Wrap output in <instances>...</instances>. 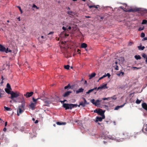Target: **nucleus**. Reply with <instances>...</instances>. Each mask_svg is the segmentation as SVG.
<instances>
[{
  "label": "nucleus",
  "instance_id": "53",
  "mask_svg": "<svg viewBox=\"0 0 147 147\" xmlns=\"http://www.w3.org/2000/svg\"><path fill=\"white\" fill-rule=\"evenodd\" d=\"M146 40H147V37H144L142 39V40L143 41Z\"/></svg>",
  "mask_w": 147,
  "mask_h": 147
},
{
  "label": "nucleus",
  "instance_id": "19",
  "mask_svg": "<svg viewBox=\"0 0 147 147\" xmlns=\"http://www.w3.org/2000/svg\"><path fill=\"white\" fill-rule=\"evenodd\" d=\"M96 88L95 87H94V88H93V89L89 90L87 92H86V94H89L90 93L92 92L94 90H96Z\"/></svg>",
  "mask_w": 147,
  "mask_h": 147
},
{
  "label": "nucleus",
  "instance_id": "59",
  "mask_svg": "<svg viewBox=\"0 0 147 147\" xmlns=\"http://www.w3.org/2000/svg\"><path fill=\"white\" fill-rule=\"evenodd\" d=\"M3 94L2 93H0V98L2 97V95Z\"/></svg>",
  "mask_w": 147,
  "mask_h": 147
},
{
  "label": "nucleus",
  "instance_id": "2",
  "mask_svg": "<svg viewBox=\"0 0 147 147\" xmlns=\"http://www.w3.org/2000/svg\"><path fill=\"white\" fill-rule=\"evenodd\" d=\"M77 104L66 103H63V107L65 108V110L71 109L74 107H77Z\"/></svg>",
  "mask_w": 147,
  "mask_h": 147
},
{
  "label": "nucleus",
  "instance_id": "38",
  "mask_svg": "<svg viewBox=\"0 0 147 147\" xmlns=\"http://www.w3.org/2000/svg\"><path fill=\"white\" fill-rule=\"evenodd\" d=\"M147 23V20H143L142 22V24H146Z\"/></svg>",
  "mask_w": 147,
  "mask_h": 147
},
{
  "label": "nucleus",
  "instance_id": "64",
  "mask_svg": "<svg viewBox=\"0 0 147 147\" xmlns=\"http://www.w3.org/2000/svg\"><path fill=\"white\" fill-rule=\"evenodd\" d=\"M103 78L102 76V77H100L99 79V80H100L101 79H102Z\"/></svg>",
  "mask_w": 147,
  "mask_h": 147
},
{
  "label": "nucleus",
  "instance_id": "46",
  "mask_svg": "<svg viewBox=\"0 0 147 147\" xmlns=\"http://www.w3.org/2000/svg\"><path fill=\"white\" fill-rule=\"evenodd\" d=\"M145 34L144 33L142 32L141 33L140 36L141 37L144 38L145 37Z\"/></svg>",
  "mask_w": 147,
  "mask_h": 147
},
{
  "label": "nucleus",
  "instance_id": "11",
  "mask_svg": "<svg viewBox=\"0 0 147 147\" xmlns=\"http://www.w3.org/2000/svg\"><path fill=\"white\" fill-rule=\"evenodd\" d=\"M33 92H27L26 94H24V96L26 98H28L31 96L33 95Z\"/></svg>",
  "mask_w": 147,
  "mask_h": 147
},
{
  "label": "nucleus",
  "instance_id": "50",
  "mask_svg": "<svg viewBox=\"0 0 147 147\" xmlns=\"http://www.w3.org/2000/svg\"><path fill=\"white\" fill-rule=\"evenodd\" d=\"M17 7L19 9L21 13L22 14V10L20 6H18Z\"/></svg>",
  "mask_w": 147,
  "mask_h": 147
},
{
  "label": "nucleus",
  "instance_id": "7",
  "mask_svg": "<svg viewBox=\"0 0 147 147\" xmlns=\"http://www.w3.org/2000/svg\"><path fill=\"white\" fill-rule=\"evenodd\" d=\"M124 11L126 12H129L137 11L140 10V8H135L134 9H130L128 10L123 9Z\"/></svg>",
  "mask_w": 147,
  "mask_h": 147
},
{
  "label": "nucleus",
  "instance_id": "55",
  "mask_svg": "<svg viewBox=\"0 0 147 147\" xmlns=\"http://www.w3.org/2000/svg\"><path fill=\"white\" fill-rule=\"evenodd\" d=\"M32 7H36L37 9H38V7H37V6L36 5H34V4L33 5Z\"/></svg>",
  "mask_w": 147,
  "mask_h": 147
},
{
  "label": "nucleus",
  "instance_id": "37",
  "mask_svg": "<svg viewBox=\"0 0 147 147\" xmlns=\"http://www.w3.org/2000/svg\"><path fill=\"white\" fill-rule=\"evenodd\" d=\"M71 88V86H70V84H69L67 86L65 87L64 88L65 89H69Z\"/></svg>",
  "mask_w": 147,
  "mask_h": 147
},
{
  "label": "nucleus",
  "instance_id": "18",
  "mask_svg": "<svg viewBox=\"0 0 147 147\" xmlns=\"http://www.w3.org/2000/svg\"><path fill=\"white\" fill-rule=\"evenodd\" d=\"M125 103L123 105L120 106H116L114 109V110H118L119 108L122 107L124 106Z\"/></svg>",
  "mask_w": 147,
  "mask_h": 147
},
{
  "label": "nucleus",
  "instance_id": "9",
  "mask_svg": "<svg viewBox=\"0 0 147 147\" xmlns=\"http://www.w3.org/2000/svg\"><path fill=\"white\" fill-rule=\"evenodd\" d=\"M24 109H23L18 107L17 111V114L18 116H19L20 114L22 113L24 111Z\"/></svg>",
  "mask_w": 147,
  "mask_h": 147
},
{
  "label": "nucleus",
  "instance_id": "13",
  "mask_svg": "<svg viewBox=\"0 0 147 147\" xmlns=\"http://www.w3.org/2000/svg\"><path fill=\"white\" fill-rule=\"evenodd\" d=\"M142 107L147 111V104L145 102H143L142 105Z\"/></svg>",
  "mask_w": 147,
  "mask_h": 147
},
{
  "label": "nucleus",
  "instance_id": "48",
  "mask_svg": "<svg viewBox=\"0 0 147 147\" xmlns=\"http://www.w3.org/2000/svg\"><path fill=\"white\" fill-rule=\"evenodd\" d=\"M110 98H112L114 100H115L116 99H117V97L115 95H114L113 97H112Z\"/></svg>",
  "mask_w": 147,
  "mask_h": 147
},
{
  "label": "nucleus",
  "instance_id": "45",
  "mask_svg": "<svg viewBox=\"0 0 147 147\" xmlns=\"http://www.w3.org/2000/svg\"><path fill=\"white\" fill-rule=\"evenodd\" d=\"M7 88H9L10 89H11L10 85L9 83H7Z\"/></svg>",
  "mask_w": 147,
  "mask_h": 147
},
{
  "label": "nucleus",
  "instance_id": "36",
  "mask_svg": "<svg viewBox=\"0 0 147 147\" xmlns=\"http://www.w3.org/2000/svg\"><path fill=\"white\" fill-rule=\"evenodd\" d=\"M4 52H5L6 53H7L8 52H11V51L10 49H9L8 48H7L6 49H5Z\"/></svg>",
  "mask_w": 147,
  "mask_h": 147
},
{
  "label": "nucleus",
  "instance_id": "6",
  "mask_svg": "<svg viewBox=\"0 0 147 147\" xmlns=\"http://www.w3.org/2000/svg\"><path fill=\"white\" fill-rule=\"evenodd\" d=\"M107 84H104L100 85V86L98 87V88L96 87V91L94 92V93L96 94V93L97 91L99 90H101L102 89H107L108 88L107 86Z\"/></svg>",
  "mask_w": 147,
  "mask_h": 147
},
{
  "label": "nucleus",
  "instance_id": "44",
  "mask_svg": "<svg viewBox=\"0 0 147 147\" xmlns=\"http://www.w3.org/2000/svg\"><path fill=\"white\" fill-rule=\"evenodd\" d=\"M141 101V100H140L138 99H137L136 101V103L137 104H139L140 103Z\"/></svg>",
  "mask_w": 147,
  "mask_h": 147
},
{
  "label": "nucleus",
  "instance_id": "1",
  "mask_svg": "<svg viewBox=\"0 0 147 147\" xmlns=\"http://www.w3.org/2000/svg\"><path fill=\"white\" fill-rule=\"evenodd\" d=\"M132 136L131 134H129L126 132H123L120 135L121 138H118L117 139V141L120 142L123 141V140L126 139H129Z\"/></svg>",
  "mask_w": 147,
  "mask_h": 147
},
{
  "label": "nucleus",
  "instance_id": "49",
  "mask_svg": "<svg viewBox=\"0 0 147 147\" xmlns=\"http://www.w3.org/2000/svg\"><path fill=\"white\" fill-rule=\"evenodd\" d=\"M134 44L133 42L131 41H129L128 43V45L129 46H131Z\"/></svg>",
  "mask_w": 147,
  "mask_h": 147
},
{
  "label": "nucleus",
  "instance_id": "5",
  "mask_svg": "<svg viewBox=\"0 0 147 147\" xmlns=\"http://www.w3.org/2000/svg\"><path fill=\"white\" fill-rule=\"evenodd\" d=\"M94 113H96L102 116V117L103 118H105V116L104 114L105 111L102 110L101 109H96L94 111Z\"/></svg>",
  "mask_w": 147,
  "mask_h": 147
},
{
  "label": "nucleus",
  "instance_id": "42",
  "mask_svg": "<svg viewBox=\"0 0 147 147\" xmlns=\"http://www.w3.org/2000/svg\"><path fill=\"white\" fill-rule=\"evenodd\" d=\"M80 105H81L83 107H84L85 106V103H84L83 102H81L80 103Z\"/></svg>",
  "mask_w": 147,
  "mask_h": 147
},
{
  "label": "nucleus",
  "instance_id": "22",
  "mask_svg": "<svg viewBox=\"0 0 147 147\" xmlns=\"http://www.w3.org/2000/svg\"><path fill=\"white\" fill-rule=\"evenodd\" d=\"M120 61V60L115 58L114 60V63H113V64H115V65H117L118 64V62Z\"/></svg>",
  "mask_w": 147,
  "mask_h": 147
},
{
  "label": "nucleus",
  "instance_id": "56",
  "mask_svg": "<svg viewBox=\"0 0 147 147\" xmlns=\"http://www.w3.org/2000/svg\"><path fill=\"white\" fill-rule=\"evenodd\" d=\"M72 13V12L71 11H68L67 12V13L70 15Z\"/></svg>",
  "mask_w": 147,
  "mask_h": 147
},
{
  "label": "nucleus",
  "instance_id": "3",
  "mask_svg": "<svg viewBox=\"0 0 147 147\" xmlns=\"http://www.w3.org/2000/svg\"><path fill=\"white\" fill-rule=\"evenodd\" d=\"M11 96L10 98L12 100H13L14 98H16L18 96H20L21 94L18 92L16 91L14 92L11 91Z\"/></svg>",
  "mask_w": 147,
  "mask_h": 147
},
{
  "label": "nucleus",
  "instance_id": "16",
  "mask_svg": "<svg viewBox=\"0 0 147 147\" xmlns=\"http://www.w3.org/2000/svg\"><path fill=\"white\" fill-rule=\"evenodd\" d=\"M11 89H10L9 88H5V90L6 92H7L8 94H11Z\"/></svg>",
  "mask_w": 147,
  "mask_h": 147
},
{
  "label": "nucleus",
  "instance_id": "21",
  "mask_svg": "<svg viewBox=\"0 0 147 147\" xmlns=\"http://www.w3.org/2000/svg\"><path fill=\"white\" fill-rule=\"evenodd\" d=\"M29 106L32 110H33L34 109L35 106V104L32 102L29 105Z\"/></svg>",
  "mask_w": 147,
  "mask_h": 147
},
{
  "label": "nucleus",
  "instance_id": "33",
  "mask_svg": "<svg viewBox=\"0 0 147 147\" xmlns=\"http://www.w3.org/2000/svg\"><path fill=\"white\" fill-rule=\"evenodd\" d=\"M113 67L115 69V70H119V67L117 65H115V64H113Z\"/></svg>",
  "mask_w": 147,
  "mask_h": 147
},
{
  "label": "nucleus",
  "instance_id": "63",
  "mask_svg": "<svg viewBox=\"0 0 147 147\" xmlns=\"http://www.w3.org/2000/svg\"><path fill=\"white\" fill-rule=\"evenodd\" d=\"M87 82L86 80H85L84 84H87Z\"/></svg>",
  "mask_w": 147,
  "mask_h": 147
},
{
  "label": "nucleus",
  "instance_id": "61",
  "mask_svg": "<svg viewBox=\"0 0 147 147\" xmlns=\"http://www.w3.org/2000/svg\"><path fill=\"white\" fill-rule=\"evenodd\" d=\"M38 122V121L37 120H36L35 122H34V123H37Z\"/></svg>",
  "mask_w": 147,
  "mask_h": 147
},
{
  "label": "nucleus",
  "instance_id": "35",
  "mask_svg": "<svg viewBox=\"0 0 147 147\" xmlns=\"http://www.w3.org/2000/svg\"><path fill=\"white\" fill-rule=\"evenodd\" d=\"M135 58L137 60L140 59H141L140 56L139 55H136L135 56Z\"/></svg>",
  "mask_w": 147,
  "mask_h": 147
},
{
  "label": "nucleus",
  "instance_id": "41",
  "mask_svg": "<svg viewBox=\"0 0 147 147\" xmlns=\"http://www.w3.org/2000/svg\"><path fill=\"white\" fill-rule=\"evenodd\" d=\"M84 100V103H85V105H86V104H88L89 103L88 102H87V101L86 100L85 98H82Z\"/></svg>",
  "mask_w": 147,
  "mask_h": 147
},
{
  "label": "nucleus",
  "instance_id": "47",
  "mask_svg": "<svg viewBox=\"0 0 147 147\" xmlns=\"http://www.w3.org/2000/svg\"><path fill=\"white\" fill-rule=\"evenodd\" d=\"M90 102H91L92 103L93 105H94L95 104V100L93 99H91V100H90Z\"/></svg>",
  "mask_w": 147,
  "mask_h": 147
},
{
  "label": "nucleus",
  "instance_id": "57",
  "mask_svg": "<svg viewBox=\"0 0 147 147\" xmlns=\"http://www.w3.org/2000/svg\"><path fill=\"white\" fill-rule=\"evenodd\" d=\"M6 130H7V129H6V128L5 127L3 128V131L5 132L6 131Z\"/></svg>",
  "mask_w": 147,
  "mask_h": 147
},
{
  "label": "nucleus",
  "instance_id": "14",
  "mask_svg": "<svg viewBox=\"0 0 147 147\" xmlns=\"http://www.w3.org/2000/svg\"><path fill=\"white\" fill-rule=\"evenodd\" d=\"M105 119V118H103L102 117H96V119L95 122H97L98 121H102V119Z\"/></svg>",
  "mask_w": 147,
  "mask_h": 147
},
{
  "label": "nucleus",
  "instance_id": "20",
  "mask_svg": "<svg viewBox=\"0 0 147 147\" xmlns=\"http://www.w3.org/2000/svg\"><path fill=\"white\" fill-rule=\"evenodd\" d=\"M96 75V74L95 72L92 73L89 75V79H91L93 77H94Z\"/></svg>",
  "mask_w": 147,
  "mask_h": 147
},
{
  "label": "nucleus",
  "instance_id": "31",
  "mask_svg": "<svg viewBox=\"0 0 147 147\" xmlns=\"http://www.w3.org/2000/svg\"><path fill=\"white\" fill-rule=\"evenodd\" d=\"M45 103L46 106H49V105L51 103V102L49 100H45Z\"/></svg>",
  "mask_w": 147,
  "mask_h": 147
},
{
  "label": "nucleus",
  "instance_id": "62",
  "mask_svg": "<svg viewBox=\"0 0 147 147\" xmlns=\"http://www.w3.org/2000/svg\"><path fill=\"white\" fill-rule=\"evenodd\" d=\"M2 81H1V82H2V83L3 82V80H4V78H3V76H2Z\"/></svg>",
  "mask_w": 147,
  "mask_h": 147
},
{
  "label": "nucleus",
  "instance_id": "4",
  "mask_svg": "<svg viewBox=\"0 0 147 147\" xmlns=\"http://www.w3.org/2000/svg\"><path fill=\"white\" fill-rule=\"evenodd\" d=\"M101 138L102 139H106L107 138H109L110 139L116 140L117 141V139L115 137L113 136L109 135L108 136L106 134H102L101 136Z\"/></svg>",
  "mask_w": 147,
  "mask_h": 147
},
{
  "label": "nucleus",
  "instance_id": "10",
  "mask_svg": "<svg viewBox=\"0 0 147 147\" xmlns=\"http://www.w3.org/2000/svg\"><path fill=\"white\" fill-rule=\"evenodd\" d=\"M142 130L143 132L147 134V123L144 125Z\"/></svg>",
  "mask_w": 147,
  "mask_h": 147
},
{
  "label": "nucleus",
  "instance_id": "43",
  "mask_svg": "<svg viewBox=\"0 0 147 147\" xmlns=\"http://www.w3.org/2000/svg\"><path fill=\"white\" fill-rule=\"evenodd\" d=\"M69 67L70 66L69 65H65L64 66L65 68L67 69H69Z\"/></svg>",
  "mask_w": 147,
  "mask_h": 147
},
{
  "label": "nucleus",
  "instance_id": "25",
  "mask_svg": "<svg viewBox=\"0 0 147 147\" xmlns=\"http://www.w3.org/2000/svg\"><path fill=\"white\" fill-rule=\"evenodd\" d=\"M87 45L84 43H83L81 44V47L82 48H86L87 47Z\"/></svg>",
  "mask_w": 147,
  "mask_h": 147
},
{
  "label": "nucleus",
  "instance_id": "28",
  "mask_svg": "<svg viewBox=\"0 0 147 147\" xmlns=\"http://www.w3.org/2000/svg\"><path fill=\"white\" fill-rule=\"evenodd\" d=\"M56 124L59 125H65L66 124V123L65 122H56Z\"/></svg>",
  "mask_w": 147,
  "mask_h": 147
},
{
  "label": "nucleus",
  "instance_id": "12",
  "mask_svg": "<svg viewBox=\"0 0 147 147\" xmlns=\"http://www.w3.org/2000/svg\"><path fill=\"white\" fill-rule=\"evenodd\" d=\"M72 92L70 91H67L65 92L63 95V96L64 97H66L69 95Z\"/></svg>",
  "mask_w": 147,
  "mask_h": 147
},
{
  "label": "nucleus",
  "instance_id": "17",
  "mask_svg": "<svg viewBox=\"0 0 147 147\" xmlns=\"http://www.w3.org/2000/svg\"><path fill=\"white\" fill-rule=\"evenodd\" d=\"M84 91V89L82 88H80L78 89V90H76V93L78 94L80 92H83Z\"/></svg>",
  "mask_w": 147,
  "mask_h": 147
},
{
  "label": "nucleus",
  "instance_id": "15",
  "mask_svg": "<svg viewBox=\"0 0 147 147\" xmlns=\"http://www.w3.org/2000/svg\"><path fill=\"white\" fill-rule=\"evenodd\" d=\"M5 49V47L3 45L0 44V51L4 52Z\"/></svg>",
  "mask_w": 147,
  "mask_h": 147
},
{
  "label": "nucleus",
  "instance_id": "34",
  "mask_svg": "<svg viewBox=\"0 0 147 147\" xmlns=\"http://www.w3.org/2000/svg\"><path fill=\"white\" fill-rule=\"evenodd\" d=\"M4 107L5 109L7 111H11V108L8 107L4 106Z\"/></svg>",
  "mask_w": 147,
  "mask_h": 147
},
{
  "label": "nucleus",
  "instance_id": "52",
  "mask_svg": "<svg viewBox=\"0 0 147 147\" xmlns=\"http://www.w3.org/2000/svg\"><path fill=\"white\" fill-rule=\"evenodd\" d=\"M110 98V97H108V98H102V99L104 100H108L109 98Z\"/></svg>",
  "mask_w": 147,
  "mask_h": 147
},
{
  "label": "nucleus",
  "instance_id": "32",
  "mask_svg": "<svg viewBox=\"0 0 147 147\" xmlns=\"http://www.w3.org/2000/svg\"><path fill=\"white\" fill-rule=\"evenodd\" d=\"M124 73L123 72L121 71H120L119 73L117 74V75L118 76H123L124 75Z\"/></svg>",
  "mask_w": 147,
  "mask_h": 147
},
{
  "label": "nucleus",
  "instance_id": "51",
  "mask_svg": "<svg viewBox=\"0 0 147 147\" xmlns=\"http://www.w3.org/2000/svg\"><path fill=\"white\" fill-rule=\"evenodd\" d=\"M105 74L106 76H108V78H109L111 76V75L109 73H108L107 74Z\"/></svg>",
  "mask_w": 147,
  "mask_h": 147
},
{
  "label": "nucleus",
  "instance_id": "27",
  "mask_svg": "<svg viewBox=\"0 0 147 147\" xmlns=\"http://www.w3.org/2000/svg\"><path fill=\"white\" fill-rule=\"evenodd\" d=\"M67 27H65L63 26L62 27V29L64 30H70L71 29V26H69L68 27V28H67Z\"/></svg>",
  "mask_w": 147,
  "mask_h": 147
},
{
  "label": "nucleus",
  "instance_id": "8",
  "mask_svg": "<svg viewBox=\"0 0 147 147\" xmlns=\"http://www.w3.org/2000/svg\"><path fill=\"white\" fill-rule=\"evenodd\" d=\"M38 40L39 42L41 43H42L43 42V41H44L45 40L47 39L45 37H44V36H41L40 37H39L38 38Z\"/></svg>",
  "mask_w": 147,
  "mask_h": 147
},
{
  "label": "nucleus",
  "instance_id": "29",
  "mask_svg": "<svg viewBox=\"0 0 147 147\" xmlns=\"http://www.w3.org/2000/svg\"><path fill=\"white\" fill-rule=\"evenodd\" d=\"M61 49L62 53L65 54L66 52H67L66 50L65 49L64 47L63 48H61Z\"/></svg>",
  "mask_w": 147,
  "mask_h": 147
},
{
  "label": "nucleus",
  "instance_id": "23",
  "mask_svg": "<svg viewBox=\"0 0 147 147\" xmlns=\"http://www.w3.org/2000/svg\"><path fill=\"white\" fill-rule=\"evenodd\" d=\"M101 101L98 100H97L95 102L94 105L96 106H98L100 105V102Z\"/></svg>",
  "mask_w": 147,
  "mask_h": 147
},
{
  "label": "nucleus",
  "instance_id": "54",
  "mask_svg": "<svg viewBox=\"0 0 147 147\" xmlns=\"http://www.w3.org/2000/svg\"><path fill=\"white\" fill-rule=\"evenodd\" d=\"M144 27H143V28L140 27L139 28L138 30L139 31H141V30H143L144 29Z\"/></svg>",
  "mask_w": 147,
  "mask_h": 147
},
{
  "label": "nucleus",
  "instance_id": "30",
  "mask_svg": "<svg viewBox=\"0 0 147 147\" xmlns=\"http://www.w3.org/2000/svg\"><path fill=\"white\" fill-rule=\"evenodd\" d=\"M25 104L24 102H23L22 103L21 105L20 106H19V107H20L21 108H22L23 109H24V108L25 106Z\"/></svg>",
  "mask_w": 147,
  "mask_h": 147
},
{
  "label": "nucleus",
  "instance_id": "39",
  "mask_svg": "<svg viewBox=\"0 0 147 147\" xmlns=\"http://www.w3.org/2000/svg\"><path fill=\"white\" fill-rule=\"evenodd\" d=\"M39 99V98H37L36 99H35L34 97L32 99L33 101L34 102L35 104H36L37 103V100Z\"/></svg>",
  "mask_w": 147,
  "mask_h": 147
},
{
  "label": "nucleus",
  "instance_id": "60",
  "mask_svg": "<svg viewBox=\"0 0 147 147\" xmlns=\"http://www.w3.org/2000/svg\"><path fill=\"white\" fill-rule=\"evenodd\" d=\"M7 122L6 121V122H5V127H6V126H7Z\"/></svg>",
  "mask_w": 147,
  "mask_h": 147
},
{
  "label": "nucleus",
  "instance_id": "58",
  "mask_svg": "<svg viewBox=\"0 0 147 147\" xmlns=\"http://www.w3.org/2000/svg\"><path fill=\"white\" fill-rule=\"evenodd\" d=\"M53 32H50L48 34V35H49V34H53Z\"/></svg>",
  "mask_w": 147,
  "mask_h": 147
},
{
  "label": "nucleus",
  "instance_id": "40",
  "mask_svg": "<svg viewBox=\"0 0 147 147\" xmlns=\"http://www.w3.org/2000/svg\"><path fill=\"white\" fill-rule=\"evenodd\" d=\"M98 5H97L96 6L95 5H90L89 6V7L90 8H91L93 7H94L95 8H98L97 6H98Z\"/></svg>",
  "mask_w": 147,
  "mask_h": 147
},
{
  "label": "nucleus",
  "instance_id": "26",
  "mask_svg": "<svg viewBox=\"0 0 147 147\" xmlns=\"http://www.w3.org/2000/svg\"><path fill=\"white\" fill-rule=\"evenodd\" d=\"M142 56L143 58L146 59L145 61L146 63L147 64V55H146L145 54L143 53L142 55Z\"/></svg>",
  "mask_w": 147,
  "mask_h": 147
},
{
  "label": "nucleus",
  "instance_id": "24",
  "mask_svg": "<svg viewBox=\"0 0 147 147\" xmlns=\"http://www.w3.org/2000/svg\"><path fill=\"white\" fill-rule=\"evenodd\" d=\"M138 49L140 50H143L145 48L144 46H143L142 45H140L138 47Z\"/></svg>",
  "mask_w": 147,
  "mask_h": 147
}]
</instances>
